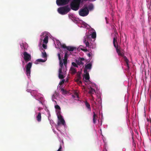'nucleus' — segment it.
<instances>
[{"label": "nucleus", "mask_w": 151, "mask_h": 151, "mask_svg": "<svg viewBox=\"0 0 151 151\" xmlns=\"http://www.w3.org/2000/svg\"><path fill=\"white\" fill-rule=\"evenodd\" d=\"M70 0H56V4L58 6H63L68 3Z\"/></svg>", "instance_id": "nucleus-8"}, {"label": "nucleus", "mask_w": 151, "mask_h": 151, "mask_svg": "<svg viewBox=\"0 0 151 151\" xmlns=\"http://www.w3.org/2000/svg\"><path fill=\"white\" fill-rule=\"evenodd\" d=\"M126 65L127 66L128 68H129V65L128 62H127V63H126Z\"/></svg>", "instance_id": "nucleus-44"}, {"label": "nucleus", "mask_w": 151, "mask_h": 151, "mask_svg": "<svg viewBox=\"0 0 151 151\" xmlns=\"http://www.w3.org/2000/svg\"><path fill=\"white\" fill-rule=\"evenodd\" d=\"M87 7L88 8V9L89 10V11H92V10H93V9H94L93 5L92 4H89L88 6H87Z\"/></svg>", "instance_id": "nucleus-19"}, {"label": "nucleus", "mask_w": 151, "mask_h": 151, "mask_svg": "<svg viewBox=\"0 0 151 151\" xmlns=\"http://www.w3.org/2000/svg\"><path fill=\"white\" fill-rule=\"evenodd\" d=\"M89 91L88 93L89 94L92 95V94H94L95 93V91L94 89L92 88L91 87H90L88 88Z\"/></svg>", "instance_id": "nucleus-16"}, {"label": "nucleus", "mask_w": 151, "mask_h": 151, "mask_svg": "<svg viewBox=\"0 0 151 151\" xmlns=\"http://www.w3.org/2000/svg\"><path fill=\"white\" fill-rule=\"evenodd\" d=\"M91 101H94V97L93 96H92V95H91Z\"/></svg>", "instance_id": "nucleus-42"}, {"label": "nucleus", "mask_w": 151, "mask_h": 151, "mask_svg": "<svg viewBox=\"0 0 151 151\" xmlns=\"http://www.w3.org/2000/svg\"><path fill=\"white\" fill-rule=\"evenodd\" d=\"M124 60L125 62H126V63H127V62H129V60H128L126 56H124Z\"/></svg>", "instance_id": "nucleus-30"}, {"label": "nucleus", "mask_w": 151, "mask_h": 151, "mask_svg": "<svg viewBox=\"0 0 151 151\" xmlns=\"http://www.w3.org/2000/svg\"><path fill=\"white\" fill-rule=\"evenodd\" d=\"M58 113L59 114H60V112H58Z\"/></svg>", "instance_id": "nucleus-48"}, {"label": "nucleus", "mask_w": 151, "mask_h": 151, "mask_svg": "<svg viewBox=\"0 0 151 151\" xmlns=\"http://www.w3.org/2000/svg\"><path fill=\"white\" fill-rule=\"evenodd\" d=\"M76 47L72 46H67V50L70 51H73L74 50L76 49Z\"/></svg>", "instance_id": "nucleus-17"}, {"label": "nucleus", "mask_w": 151, "mask_h": 151, "mask_svg": "<svg viewBox=\"0 0 151 151\" xmlns=\"http://www.w3.org/2000/svg\"><path fill=\"white\" fill-rule=\"evenodd\" d=\"M85 104L86 107L88 109V110L90 111H91V108L90 107V104L86 101L85 102Z\"/></svg>", "instance_id": "nucleus-20"}, {"label": "nucleus", "mask_w": 151, "mask_h": 151, "mask_svg": "<svg viewBox=\"0 0 151 151\" xmlns=\"http://www.w3.org/2000/svg\"><path fill=\"white\" fill-rule=\"evenodd\" d=\"M92 105L93 106H95V107H97V104L96 102L95 101H94L93 103L92 104Z\"/></svg>", "instance_id": "nucleus-34"}, {"label": "nucleus", "mask_w": 151, "mask_h": 151, "mask_svg": "<svg viewBox=\"0 0 151 151\" xmlns=\"http://www.w3.org/2000/svg\"><path fill=\"white\" fill-rule=\"evenodd\" d=\"M76 62L78 65H83L84 63L81 61L79 59L78 60H76Z\"/></svg>", "instance_id": "nucleus-22"}, {"label": "nucleus", "mask_w": 151, "mask_h": 151, "mask_svg": "<svg viewBox=\"0 0 151 151\" xmlns=\"http://www.w3.org/2000/svg\"><path fill=\"white\" fill-rule=\"evenodd\" d=\"M84 72L85 74L83 75V79L85 80H89L90 77L88 72L86 70H84Z\"/></svg>", "instance_id": "nucleus-11"}, {"label": "nucleus", "mask_w": 151, "mask_h": 151, "mask_svg": "<svg viewBox=\"0 0 151 151\" xmlns=\"http://www.w3.org/2000/svg\"><path fill=\"white\" fill-rule=\"evenodd\" d=\"M80 80H78V78H77L76 80V81L77 82H79V83L81 84L82 83V82L80 81Z\"/></svg>", "instance_id": "nucleus-38"}, {"label": "nucleus", "mask_w": 151, "mask_h": 151, "mask_svg": "<svg viewBox=\"0 0 151 151\" xmlns=\"http://www.w3.org/2000/svg\"><path fill=\"white\" fill-rule=\"evenodd\" d=\"M61 149H62V147H61V146L60 145V146L59 149H58V150H57V151H61Z\"/></svg>", "instance_id": "nucleus-39"}, {"label": "nucleus", "mask_w": 151, "mask_h": 151, "mask_svg": "<svg viewBox=\"0 0 151 151\" xmlns=\"http://www.w3.org/2000/svg\"><path fill=\"white\" fill-rule=\"evenodd\" d=\"M89 13V10L87 6H84L79 11V15L82 17L86 16L88 15Z\"/></svg>", "instance_id": "nucleus-5"}, {"label": "nucleus", "mask_w": 151, "mask_h": 151, "mask_svg": "<svg viewBox=\"0 0 151 151\" xmlns=\"http://www.w3.org/2000/svg\"><path fill=\"white\" fill-rule=\"evenodd\" d=\"M79 59L82 62L84 60V59L83 58H80Z\"/></svg>", "instance_id": "nucleus-41"}, {"label": "nucleus", "mask_w": 151, "mask_h": 151, "mask_svg": "<svg viewBox=\"0 0 151 151\" xmlns=\"http://www.w3.org/2000/svg\"><path fill=\"white\" fill-rule=\"evenodd\" d=\"M36 119L38 122H40L41 121V115L40 112L38 113Z\"/></svg>", "instance_id": "nucleus-15"}, {"label": "nucleus", "mask_w": 151, "mask_h": 151, "mask_svg": "<svg viewBox=\"0 0 151 151\" xmlns=\"http://www.w3.org/2000/svg\"><path fill=\"white\" fill-rule=\"evenodd\" d=\"M77 78H78V80H80L81 79V75L80 73L77 74Z\"/></svg>", "instance_id": "nucleus-33"}, {"label": "nucleus", "mask_w": 151, "mask_h": 151, "mask_svg": "<svg viewBox=\"0 0 151 151\" xmlns=\"http://www.w3.org/2000/svg\"><path fill=\"white\" fill-rule=\"evenodd\" d=\"M90 35H87L84 37L83 42L85 44L86 47L93 49L94 48V46L91 43L89 42L90 41Z\"/></svg>", "instance_id": "nucleus-4"}, {"label": "nucleus", "mask_w": 151, "mask_h": 151, "mask_svg": "<svg viewBox=\"0 0 151 151\" xmlns=\"http://www.w3.org/2000/svg\"><path fill=\"white\" fill-rule=\"evenodd\" d=\"M62 70L61 69H59L58 77L60 79H62L64 78L63 76L61 74Z\"/></svg>", "instance_id": "nucleus-18"}, {"label": "nucleus", "mask_w": 151, "mask_h": 151, "mask_svg": "<svg viewBox=\"0 0 151 151\" xmlns=\"http://www.w3.org/2000/svg\"><path fill=\"white\" fill-rule=\"evenodd\" d=\"M68 51H65L64 58V59H65L66 60H67L68 56Z\"/></svg>", "instance_id": "nucleus-23"}, {"label": "nucleus", "mask_w": 151, "mask_h": 151, "mask_svg": "<svg viewBox=\"0 0 151 151\" xmlns=\"http://www.w3.org/2000/svg\"><path fill=\"white\" fill-rule=\"evenodd\" d=\"M104 151H107V150L105 148L104 150Z\"/></svg>", "instance_id": "nucleus-47"}, {"label": "nucleus", "mask_w": 151, "mask_h": 151, "mask_svg": "<svg viewBox=\"0 0 151 151\" xmlns=\"http://www.w3.org/2000/svg\"><path fill=\"white\" fill-rule=\"evenodd\" d=\"M64 82H65V80H63L61 81V82H60V84H63V83H64Z\"/></svg>", "instance_id": "nucleus-40"}, {"label": "nucleus", "mask_w": 151, "mask_h": 151, "mask_svg": "<svg viewBox=\"0 0 151 151\" xmlns=\"http://www.w3.org/2000/svg\"><path fill=\"white\" fill-rule=\"evenodd\" d=\"M44 52H42V56L43 58H45L47 57V54L45 50H44Z\"/></svg>", "instance_id": "nucleus-27"}, {"label": "nucleus", "mask_w": 151, "mask_h": 151, "mask_svg": "<svg viewBox=\"0 0 151 151\" xmlns=\"http://www.w3.org/2000/svg\"><path fill=\"white\" fill-rule=\"evenodd\" d=\"M55 107L56 109L60 110V106L59 105H58L55 106Z\"/></svg>", "instance_id": "nucleus-32"}, {"label": "nucleus", "mask_w": 151, "mask_h": 151, "mask_svg": "<svg viewBox=\"0 0 151 151\" xmlns=\"http://www.w3.org/2000/svg\"><path fill=\"white\" fill-rule=\"evenodd\" d=\"M116 35H118L117 33L115 35V36L113 38V44L115 48L116 49V52L118 55L122 56H124V50L122 49L120 47L118 46V42H117V37Z\"/></svg>", "instance_id": "nucleus-1"}, {"label": "nucleus", "mask_w": 151, "mask_h": 151, "mask_svg": "<svg viewBox=\"0 0 151 151\" xmlns=\"http://www.w3.org/2000/svg\"><path fill=\"white\" fill-rule=\"evenodd\" d=\"M61 47L64 49H67V46H66L65 44H63L61 45Z\"/></svg>", "instance_id": "nucleus-29"}, {"label": "nucleus", "mask_w": 151, "mask_h": 151, "mask_svg": "<svg viewBox=\"0 0 151 151\" xmlns=\"http://www.w3.org/2000/svg\"><path fill=\"white\" fill-rule=\"evenodd\" d=\"M76 96H77V98H78V95L77 94H76Z\"/></svg>", "instance_id": "nucleus-46"}, {"label": "nucleus", "mask_w": 151, "mask_h": 151, "mask_svg": "<svg viewBox=\"0 0 151 151\" xmlns=\"http://www.w3.org/2000/svg\"><path fill=\"white\" fill-rule=\"evenodd\" d=\"M89 35L88 34H86V35ZM90 35L91 40V38L93 39H95L96 37V33L95 32H93L91 35Z\"/></svg>", "instance_id": "nucleus-21"}, {"label": "nucleus", "mask_w": 151, "mask_h": 151, "mask_svg": "<svg viewBox=\"0 0 151 151\" xmlns=\"http://www.w3.org/2000/svg\"><path fill=\"white\" fill-rule=\"evenodd\" d=\"M60 62V68L59 69H61V70H62V69L63 68V63L62 62V60H59Z\"/></svg>", "instance_id": "nucleus-25"}, {"label": "nucleus", "mask_w": 151, "mask_h": 151, "mask_svg": "<svg viewBox=\"0 0 151 151\" xmlns=\"http://www.w3.org/2000/svg\"><path fill=\"white\" fill-rule=\"evenodd\" d=\"M93 123L95 124L96 123V121L97 120V118H98V116L95 114L94 111L93 112Z\"/></svg>", "instance_id": "nucleus-14"}, {"label": "nucleus", "mask_w": 151, "mask_h": 151, "mask_svg": "<svg viewBox=\"0 0 151 151\" xmlns=\"http://www.w3.org/2000/svg\"><path fill=\"white\" fill-rule=\"evenodd\" d=\"M98 99L99 100L98 101L99 104V105H101V100L100 99Z\"/></svg>", "instance_id": "nucleus-36"}, {"label": "nucleus", "mask_w": 151, "mask_h": 151, "mask_svg": "<svg viewBox=\"0 0 151 151\" xmlns=\"http://www.w3.org/2000/svg\"><path fill=\"white\" fill-rule=\"evenodd\" d=\"M92 68V64L91 63H89L85 65V68L84 69V70H87L88 69L90 70Z\"/></svg>", "instance_id": "nucleus-12"}, {"label": "nucleus", "mask_w": 151, "mask_h": 151, "mask_svg": "<svg viewBox=\"0 0 151 151\" xmlns=\"http://www.w3.org/2000/svg\"><path fill=\"white\" fill-rule=\"evenodd\" d=\"M70 73L72 74H74L77 72L76 69L72 67H70Z\"/></svg>", "instance_id": "nucleus-13"}, {"label": "nucleus", "mask_w": 151, "mask_h": 151, "mask_svg": "<svg viewBox=\"0 0 151 151\" xmlns=\"http://www.w3.org/2000/svg\"><path fill=\"white\" fill-rule=\"evenodd\" d=\"M48 35L45 32L42 33L40 36V44L41 45L42 41L43 40V43L42 44V46L45 49L47 48V45L45 44H46L48 42Z\"/></svg>", "instance_id": "nucleus-2"}, {"label": "nucleus", "mask_w": 151, "mask_h": 151, "mask_svg": "<svg viewBox=\"0 0 151 151\" xmlns=\"http://www.w3.org/2000/svg\"><path fill=\"white\" fill-rule=\"evenodd\" d=\"M58 117L59 121L58 122V125H59L61 124L63 125H64L65 124V121L63 118L62 116L60 114L58 116Z\"/></svg>", "instance_id": "nucleus-10"}, {"label": "nucleus", "mask_w": 151, "mask_h": 151, "mask_svg": "<svg viewBox=\"0 0 151 151\" xmlns=\"http://www.w3.org/2000/svg\"><path fill=\"white\" fill-rule=\"evenodd\" d=\"M81 49L82 51L84 52L88 51L89 52H92V50L91 49L88 50L86 48H81Z\"/></svg>", "instance_id": "nucleus-24"}, {"label": "nucleus", "mask_w": 151, "mask_h": 151, "mask_svg": "<svg viewBox=\"0 0 151 151\" xmlns=\"http://www.w3.org/2000/svg\"><path fill=\"white\" fill-rule=\"evenodd\" d=\"M81 0H73L70 4L71 9L74 11L78 10L80 6Z\"/></svg>", "instance_id": "nucleus-3"}, {"label": "nucleus", "mask_w": 151, "mask_h": 151, "mask_svg": "<svg viewBox=\"0 0 151 151\" xmlns=\"http://www.w3.org/2000/svg\"><path fill=\"white\" fill-rule=\"evenodd\" d=\"M37 61V62H44L45 61V60H43V59H38Z\"/></svg>", "instance_id": "nucleus-31"}, {"label": "nucleus", "mask_w": 151, "mask_h": 151, "mask_svg": "<svg viewBox=\"0 0 151 151\" xmlns=\"http://www.w3.org/2000/svg\"><path fill=\"white\" fill-rule=\"evenodd\" d=\"M61 91L63 93H64L65 92L63 88H62L61 89Z\"/></svg>", "instance_id": "nucleus-45"}, {"label": "nucleus", "mask_w": 151, "mask_h": 151, "mask_svg": "<svg viewBox=\"0 0 151 151\" xmlns=\"http://www.w3.org/2000/svg\"><path fill=\"white\" fill-rule=\"evenodd\" d=\"M23 54L24 56L23 58L26 63H27L31 60V56L30 55L26 52H24Z\"/></svg>", "instance_id": "nucleus-9"}, {"label": "nucleus", "mask_w": 151, "mask_h": 151, "mask_svg": "<svg viewBox=\"0 0 151 151\" xmlns=\"http://www.w3.org/2000/svg\"><path fill=\"white\" fill-rule=\"evenodd\" d=\"M58 59H59V60H62L60 53H58Z\"/></svg>", "instance_id": "nucleus-35"}, {"label": "nucleus", "mask_w": 151, "mask_h": 151, "mask_svg": "<svg viewBox=\"0 0 151 151\" xmlns=\"http://www.w3.org/2000/svg\"><path fill=\"white\" fill-rule=\"evenodd\" d=\"M72 65L73 66H74V67H76L78 68V67L77 64H76V63H75V62H73L72 63Z\"/></svg>", "instance_id": "nucleus-28"}, {"label": "nucleus", "mask_w": 151, "mask_h": 151, "mask_svg": "<svg viewBox=\"0 0 151 151\" xmlns=\"http://www.w3.org/2000/svg\"><path fill=\"white\" fill-rule=\"evenodd\" d=\"M70 10V8L69 7L68 5H67L58 8V12L60 14L62 15H64L69 12Z\"/></svg>", "instance_id": "nucleus-6"}, {"label": "nucleus", "mask_w": 151, "mask_h": 151, "mask_svg": "<svg viewBox=\"0 0 151 151\" xmlns=\"http://www.w3.org/2000/svg\"><path fill=\"white\" fill-rule=\"evenodd\" d=\"M32 65V63L29 62L25 66L26 68V74L29 77L30 76L31 68Z\"/></svg>", "instance_id": "nucleus-7"}, {"label": "nucleus", "mask_w": 151, "mask_h": 151, "mask_svg": "<svg viewBox=\"0 0 151 151\" xmlns=\"http://www.w3.org/2000/svg\"><path fill=\"white\" fill-rule=\"evenodd\" d=\"M91 52H89V53H88L87 54V55L89 57H91V55H92V53H91Z\"/></svg>", "instance_id": "nucleus-37"}, {"label": "nucleus", "mask_w": 151, "mask_h": 151, "mask_svg": "<svg viewBox=\"0 0 151 151\" xmlns=\"http://www.w3.org/2000/svg\"><path fill=\"white\" fill-rule=\"evenodd\" d=\"M22 65L23 66H24L25 65L24 61V60H22Z\"/></svg>", "instance_id": "nucleus-43"}, {"label": "nucleus", "mask_w": 151, "mask_h": 151, "mask_svg": "<svg viewBox=\"0 0 151 151\" xmlns=\"http://www.w3.org/2000/svg\"><path fill=\"white\" fill-rule=\"evenodd\" d=\"M63 63L64 64V65H65V67H66V66H67V60H66L65 59H63Z\"/></svg>", "instance_id": "nucleus-26"}]
</instances>
